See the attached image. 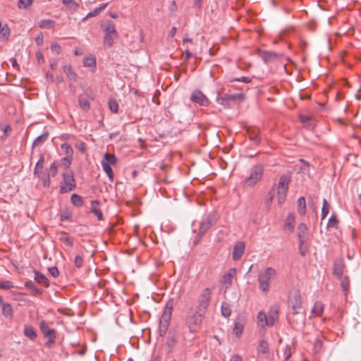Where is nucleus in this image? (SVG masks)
Wrapping results in <instances>:
<instances>
[{"instance_id":"nucleus-39","label":"nucleus","mask_w":361,"mask_h":361,"mask_svg":"<svg viewBox=\"0 0 361 361\" xmlns=\"http://www.w3.org/2000/svg\"><path fill=\"white\" fill-rule=\"evenodd\" d=\"M61 242L63 243L67 246L72 247L73 246V240L72 238L67 236V233H63V235L59 238Z\"/></svg>"},{"instance_id":"nucleus-22","label":"nucleus","mask_w":361,"mask_h":361,"mask_svg":"<svg viewBox=\"0 0 361 361\" xmlns=\"http://www.w3.org/2000/svg\"><path fill=\"white\" fill-rule=\"evenodd\" d=\"M24 335L31 340L37 338V333L35 329L30 325H25L23 330Z\"/></svg>"},{"instance_id":"nucleus-62","label":"nucleus","mask_w":361,"mask_h":361,"mask_svg":"<svg viewBox=\"0 0 361 361\" xmlns=\"http://www.w3.org/2000/svg\"><path fill=\"white\" fill-rule=\"evenodd\" d=\"M93 214L97 217L99 221L103 220V213L100 209H94Z\"/></svg>"},{"instance_id":"nucleus-58","label":"nucleus","mask_w":361,"mask_h":361,"mask_svg":"<svg viewBox=\"0 0 361 361\" xmlns=\"http://www.w3.org/2000/svg\"><path fill=\"white\" fill-rule=\"evenodd\" d=\"M166 343L170 348L174 346V345L176 343V338L175 336H169L167 338Z\"/></svg>"},{"instance_id":"nucleus-50","label":"nucleus","mask_w":361,"mask_h":361,"mask_svg":"<svg viewBox=\"0 0 361 361\" xmlns=\"http://www.w3.org/2000/svg\"><path fill=\"white\" fill-rule=\"evenodd\" d=\"M63 4L73 10H75L78 7V4L73 0H63Z\"/></svg>"},{"instance_id":"nucleus-18","label":"nucleus","mask_w":361,"mask_h":361,"mask_svg":"<svg viewBox=\"0 0 361 361\" xmlns=\"http://www.w3.org/2000/svg\"><path fill=\"white\" fill-rule=\"evenodd\" d=\"M39 328L46 337H56L55 330L49 329L46 322L42 321L39 323Z\"/></svg>"},{"instance_id":"nucleus-49","label":"nucleus","mask_w":361,"mask_h":361,"mask_svg":"<svg viewBox=\"0 0 361 361\" xmlns=\"http://www.w3.org/2000/svg\"><path fill=\"white\" fill-rule=\"evenodd\" d=\"M25 287L32 290L34 293L37 295L42 294V291L39 288H37L32 281H27L25 284Z\"/></svg>"},{"instance_id":"nucleus-37","label":"nucleus","mask_w":361,"mask_h":361,"mask_svg":"<svg viewBox=\"0 0 361 361\" xmlns=\"http://www.w3.org/2000/svg\"><path fill=\"white\" fill-rule=\"evenodd\" d=\"M338 224V221L337 219V216L335 213H333L331 215L330 218L329 219V221L327 223V227L337 228Z\"/></svg>"},{"instance_id":"nucleus-57","label":"nucleus","mask_w":361,"mask_h":361,"mask_svg":"<svg viewBox=\"0 0 361 361\" xmlns=\"http://www.w3.org/2000/svg\"><path fill=\"white\" fill-rule=\"evenodd\" d=\"M251 78H248V77H245V76H243V77H240V78H233L232 79L231 81H237V82H245V83H250L251 82Z\"/></svg>"},{"instance_id":"nucleus-11","label":"nucleus","mask_w":361,"mask_h":361,"mask_svg":"<svg viewBox=\"0 0 361 361\" xmlns=\"http://www.w3.org/2000/svg\"><path fill=\"white\" fill-rule=\"evenodd\" d=\"M215 223L214 216L212 215H207L204 219H203L200 224L198 231V240H200L202 235H204L207 231L214 225Z\"/></svg>"},{"instance_id":"nucleus-15","label":"nucleus","mask_w":361,"mask_h":361,"mask_svg":"<svg viewBox=\"0 0 361 361\" xmlns=\"http://www.w3.org/2000/svg\"><path fill=\"white\" fill-rule=\"evenodd\" d=\"M298 237L300 244L302 245L308 238V228L306 224L301 223L298 225Z\"/></svg>"},{"instance_id":"nucleus-10","label":"nucleus","mask_w":361,"mask_h":361,"mask_svg":"<svg viewBox=\"0 0 361 361\" xmlns=\"http://www.w3.org/2000/svg\"><path fill=\"white\" fill-rule=\"evenodd\" d=\"M264 169L262 164L255 165L251 170L249 177L246 179V184L249 186L255 185L262 177Z\"/></svg>"},{"instance_id":"nucleus-31","label":"nucleus","mask_w":361,"mask_h":361,"mask_svg":"<svg viewBox=\"0 0 361 361\" xmlns=\"http://www.w3.org/2000/svg\"><path fill=\"white\" fill-rule=\"evenodd\" d=\"M295 226V216L293 214L290 213L288 215L286 218V221L285 224V227L290 231H293Z\"/></svg>"},{"instance_id":"nucleus-4","label":"nucleus","mask_w":361,"mask_h":361,"mask_svg":"<svg viewBox=\"0 0 361 361\" xmlns=\"http://www.w3.org/2000/svg\"><path fill=\"white\" fill-rule=\"evenodd\" d=\"M276 271L271 268L267 267L265 270L259 272L258 281L259 288L264 293H267L270 288V280L275 277Z\"/></svg>"},{"instance_id":"nucleus-27","label":"nucleus","mask_w":361,"mask_h":361,"mask_svg":"<svg viewBox=\"0 0 361 361\" xmlns=\"http://www.w3.org/2000/svg\"><path fill=\"white\" fill-rule=\"evenodd\" d=\"M298 213L303 216L305 214L306 212V202L304 197H300L298 200Z\"/></svg>"},{"instance_id":"nucleus-45","label":"nucleus","mask_w":361,"mask_h":361,"mask_svg":"<svg viewBox=\"0 0 361 361\" xmlns=\"http://www.w3.org/2000/svg\"><path fill=\"white\" fill-rule=\"evenodd\" d=\"M49 133L48 132H45L41 135L38 136L33 142V146L39 145L44 142L48 137Z\"/></svg>"},{"instance_id":"nucleus-36","label":"nucleus","mask_w":361,"mask_h":361,"mask_svg":"<svg viewBox=\"0 0 361 361\" xmlns=\"http://www.w3.org/2000/svg\"><path fill=\"white\" fill-rule=\"evenodd\" d=\"M221 314L225 317H228L231 316V310L230 305L227 302H222L221 307Z\"/></svg>"},{"instance_id":"nucleus-34","label":"nucleus","mask_w":361,"mask_h":361,"mask_svg":"<svg viewBox=\"0 0 361 361\" xmlns=\"http://www.w3.org/2000/svg\"><path fill=\"white\" fill-rule=\"evenodd\" d=\"M35 279L39 283H42L43 285H45L46 286H48L49 285L47 278L40 272L35 271Z\"/></svg>"},{"instance_id":"nucleus-51","label":"nucleus","mask_w":361,"mask_h":361,"mask_svg":"<svg viewBox=\"0 0 361 361\" xmlns=\"http://www.w3.org/2000/svg\"><path fill=\"white\" fill-rule=\"evenodd\" d=\"M47 172L49 173L51 176H55L58 172V165L56 162H53L49 169H47Z\"/></svg>"},{"instance_id":"nucleus-63","label":"nucleus","mask_w":361,"mask_h":361,"mask_svg":"<svg viewBox=\"0 0 361 361\" xmlns=\"http://www.w3.org/2000/svg\"><path fill=\"white\" fill-rule=\"evenodd\" d=\"M228 361H243V357L238 354H233Z\"/></svg>"},{"instance_id":"nucleus-5","label":"nucleus","mask_w":361,"mask_h":361,"mask_svg":"<svg viewBox=\"0 0 361 361\" xmlns=\"http://www.w3.org/2000/svg\"><path fill=\"white\" fill-rule=\"evenodd\" d=\"M204 316L205 314L198 312L197 310L188 314L185 319V325L191 333H195L198 331Z\"/></svg>"},{"instance_id":"nucleus-52","label":"nucleus","mask_w":361,"mask_h":361,"mask_svg":"<svg viewBox=\"0 0 361 361\" xmlns=\"http://www.w3.org/2000/svg\"><path fill=\"white\" fill-rule=\"evenodd\" d=\"M34 0H18V7L20 8H25L30 6Z\"/></svg>"},{"instance_id":"nucleus-64","label":"nucleus","mask_w":361,"mask_h":361,"mask_svg":"<svg viewBox=\"0 0 361 361\" xmlns=\"http://www.w3.org/2000/svg\"><path fill=\"white\" fill-rule=\"evenodd\" d=\"M63 71L67 74L68 76L73 74L72 68L70 66L66 65L63 66Z\"/></svg>"},{"instance_id":"nucleus-14","label":"nucleus","mask_w":361,"mask_h":361,"mask_svg":"<svg viewBox=\"0 0 361 361\" xmlns=\"http://www.w3.org/2000/svg\"><path fill=\"white\" fill-rule=\"evenodd\" d=\"M245 245L243 242L239 241L233 247L232 257L235 261L239 260L244 252H245Z\"/></svg>"},{"instance_id":"nucleus-28","label":"nucleus","mask_w":361,"mask_h":361,"mask_svg":"<svg viewBox=\"0 0 361 361\" xmlns=\"http://www.w3.org/2000/svg\"><path fill=\"white\" fill-rule=\"evenodd\" d=\"M278 319V310L277 309L271 310V312L267 317V325L271 326L274 324L275 322Z\"/></svg>"},{"instance_id":"nucleus-44","label":"nucleus","mask_w":361,"mask_h":361,"mask_svg":"<svg viewBox=\"0 0 361 361\" xmlns=\"http://www.w3.org/2000/svg\"><path fill=\"white\" fill-rule=\"evenodd\" d=\"M341 287H342V290L344 292V293L345 295H347V293L349 290V287H350V281H349V279L348 276H344L342 279Z\"/></svg>"},{"instance_id":"nucleus-38","label":"nucleus","mask_w":361,"mask_h":361,"mask_svg":"<svg viewBox=\"0 0 361 361\" xmlns=\"http://www.w3.org/2000/svg\"><path fill=\"white\" fill-rule=\"evenodd\" d=\"M216 102L219 104H221L223 106H228L230 104V100L228 99L227 94L221 96L219 93L217 98H216Z\"/></svg>"},{"instance_id":"nucleus-56","label":"nucleus","mask_w":361,"mask_h":361,"mask_svg":"<svg viewBox=\"0 0 361 361\" xmlns=\"http://www.w3.org/2000/svg\"><path fill=\"white\" fill-rule=\"evenodd\" d=\"M274 194H275V189H274V187H273L272 189L269 192V193L267 195V198L266 200L267 204H269L272 202V200L274 197Z\"/></svg>"},{"instance_id":"nucleus-8","label":"nucleus","mask_w":361,"mask_h":361,"mask_svg":"<svg viewBox=\"0 0 361 361\" xmlns=\"http://www.w3.org/2000/svg\"><path fill=\"white\" fill-rule=\"evenodd\" d=\"M211 295V290L209 288H204L199 296L195 310L198 311V312L206 314L209 305Z\"/></svg>"},{"instance_id":"nucleus-6","label":"nucleus","mask_w":361,"mask_h":361,"mask_svg":"<svg viewBox=\"0 0 361 361\" xmlns=\"http://www.w3.org/2000/svg\"><path fill=\"white\" fill-rule=\"evenodd\" d=\"M62 176L63 184L60 186V193L68 192L75 188V180L71 170L65 171Z\"/></svg>"},{"instance_id":"nucleus-54","label":"nucleus","mask_w":361,"mask_h":361,"mask_svg":"<svg viewBox=\"0 0 361 361\" xmlns=\"http://www.w3.org/2000/svg\"><path fill=\"white\" fill-rule=\"evenodd\" d=\"M291 357L290 346L287 345L283 349V359L288 360Z\"/></svg>"},{"instance_id":"nucleus-30","label":"nucleus","mask_w":361,"mask_h":361,"mask_svg":"<svg viewBox=\"0 0 361 361\" xmlns=\"http://www.w3.org/2000/svg\"><path fill=\"white\" fill-rule=\"evenodd\" d=\"M78 103H79L80 107L83 111H87L90 108V104L89 101L85 97H84L83 96H80L78 97Z\"/></svg>"},{"instance_id":"nucleus-25","label":"nucleus","mask_w":361,"mask_h":361,"mask_svg":"<svg viewBox=\"0 0 361 361\" xmlns=\"http://www.w3.org/2000/svg\"><path fill=\"white\" fill-rule=\"evenodd\" d=\"M257 353L259 354H267L269 353V344L267 341L261 340L257 348Z\"/></svg>"},{"instance_id":"nucleus-53","label":"nucleus","mask_w":361,"mask_h":361,"mask_svg":"<svg viewBox=\"0 0 361 361\" xmlns=\"http://www.w3.org/2000/svg\"><path fill=\"white\" fill-rule=\"evenodd\" d=\"M71 218V214L68 210L63 211L61 213V215H60L61 221H64L66 220H70Z\"/></svg>"},{"instance_id":"nucleus-47","label":"nucleus","mask_w":361,"mask_h":361,"mask_svg":"<svg viewBox=\"0 0 361 361\" xmlns=\"http://www.w3.org/2000/svg\"><path fill=\"white\" fill-rule=\"evenodd\" d=\"M72 159H73V157H67V156L61 159V164L63 165V166L64 167L66 171L70 170L69 166L71 164Z\"/></svg>"},{"instance_id":"nucleus-42","label":"nucleus","mask_w":361,"mask_h":361,"mask_svg":"<svg viewBox=\"0 0 361 361\" xmlns=\"http://www.w3.org/2000/svg\"><path fill=\"white\" fill-rule=\"evenodd\" d=\"M14 287L13 283L7 280H0V289L10 290Z\"/></svg>"},{"instance_id":"nucleus-48","label":"nucleus","mask_w":361,"mask_h":361,"mask_svg":"<svg viewBox=\"0 0 361 361\" xmlns=\"http://www.w3.org/2000/svg\"><path fill=\"white\" fill-rule=\"evenodd\" d=\"M109 106L110 110L114 113H117L118 110V104L114 99H110L109 101Z\"/></svg>"},{"instance_id":"nucleus-3","label":"nucleus","mask_w":361,"mask_h":361,"mask_svg":"<svg viewBox=\"0 0 361 361\" xmlns=\"http://www.w3.org/2000/svg\"><path fill=\"white\" fill-rule=\"evenodd\" d=\"M290 182V175L283 174L280 176L278 185L274 186L276 188L277 200L279 204H282L286 200Z\"/></svg>"},{"instance_id":"nucleus-33","label":"nucleus","mask_w":361,"mask_h":361,"mask_svg":"<svg viewBox=\"0 0 361 361\" xmlns=\"http://www.w3.org/2000/svg\"><path fill=\"white\" fill-rule=\"evenodd\" d=\"M10 35V29L8 26L5 24L0 28V39L7 40Z\"/></svg>"},{"instance_id":"nucleus-35","label":"nucleus","mask_w":361,"mask_h":361,"mask_svg":"<svg viewBox=\"0 0 361 361\" xmlns=\"http://www.w3.org/2000/svg\"><path fill=\"white\" fill-rule=\"evenodd\" d=\"M71 201L73 205L78 207H81L83 204V200L82 197L75 193L71 195Z\"/></svg>"},{"instance_id":"nucleus-1","label":"nucleus","mask_w":361,"mask_h":361,"mask_svg":"<svg viewBox=\"0 0 361 361\" xmlns=\"http://www.w3.org/2000/svg\"><path fill=\"white\" fill-rule=\"evenodd\" d=\"M288 304L293 316L297 317L296 319L292 318V322L296 324H304L305 316L302 312V298L298 289H293L289 293Z\"/></svg>"},{"instance_id":"nucleus-13","label":"nucleus","mask_w":361,"mask_h":361,"mask_svg":"<svg viewBox=\"0 0 361 361\" xmlns=\"http://www.w3.org/2000/svg\"><path fill=\"white\" fill-rule=\"evenodd\" d=\"M237 269L235 268H231L226 272L221 279V284L224 286L225 291L231 286L233 279L235 276Z\"/></svg>"},{"instance_id":"nucleus-7","label":"nucleus","mask_w":361,"mask_h":361,"mask_svg":"<svg viewBox=\"0 0 361 361\" xmlns=\"http://www.w3.org/2000/svg\"><path fill=\"white\" fill-rule=\"evenodd\" d=\"M102 27L105 32L104 44V45H107L108 47H111L114 44V39L118 35L115 25L112 21H107Z\"/></svg>"},{"instance_id":"nucleus-2","label":"nucleus","mask_w":361,"mask_h":361,"mask_svg":"<svg viewBox=\"0 0 361 361\" xmlns=\"http://www.w3.org/2000/svg\"><path fill=\"white\" fill-rule=\"evenodd\" d=\"M173 304L174 302L173 299L169 300L166 303L164 312L159 321V334L160 336H164L169 329L171 319Z\"/></svg>"},{"instance_id":"nucleus-19","label":"nucleus","mask_w":361,"mask_h":361,"mask_svg":"<svg viewBox=\"0 0 361 361\" xmlns=\"http://www.w3.org/2000/svg\"><path fill=\"white\" fill-rule=\"evenodd\" d=\"M44 154H40L39 159L37 162L35 169H34V175L37 176H39V173H41L42 169L44 165Z\"/></svg>"},{"instance_id":"nucleus-9","label":"nucleus","mask_w":361,"mask_h":361,"mask_svg":"<svg viewBox=\"0 0 361 361\" xmlns=\"http://www.w3.org/2000/svg\"><path fill=\"white\" fill-rule=\"evenodd\" d=\"M116 162V157L115 155L106 153L104 156L101 164L104 171L107 175L108 178L111 181L114 180V172L111 167V165H114Z\"/></svg>"},{"instance_id":"nucleus-24","label":"nucleus","mask_w":361,"mask_h":361,"mask_svg":"<svg viewBox=\"0 0 361 361\" xmlns=\"http://www.w3.org/2000/svg\"><path fill=\"white\" fill-rule=\"evenodd\" d=\"M324 305L320 301L314 302V307L312 309V313L317 317H320L324 312Z\"/></svg>"},{"instance_id":"nucleus-32","label":"nucleus","mask_w":361,"mask_h":361,"mask_svg":"<svg viewBox=\"0 0 361 361\" xmlns=\"http://www.w3.org/2000/svg\"><path fill=\"white\" fill-rule=\"evenodd\" d=\"M329 210H330V204L326 199H324L323 202H322V213H321L322 220H324L326 217L327 214L329 212Z\"/></svg>"},{"instance_id":"nucleus-43","label":"nucleus","mask_w":361,"mask_h":361,"mask_svg":"<svg viewBox=\"0 0 361 361\" xmlns=\"http://www.w3.org/2000/svg\"><path fill=\"white\" fill-rule=\"evenodd\" d=\"M83 64L85 67H95L96 59L94 57H85L83 59Z\"/></svg>"},{"instance_id":"nucleus-29","label":"nucleus","mask_w":361,"mask_h":361,"mask_svg":"<svg viewBox=\"0 0 361 361\" xmlns=\"http://www.w3.org/2000/svg\"><path fill=\"white\" fill-rule=\"evenodd\" d=\"M250 139L254 142L255 144L257 145L260 142L261 136L259 135V130L257 129H254L252 130L248 131Z\"/></svg>"},{"instance_id":"nucleus-46","label":"nucleus","mask_w":361,"mask_h":361,"mask_svg":"<svg viewBox=\"0 0 361 361\" xmlns=\"http://www.w3.org/2000/svg\"><path fill=\"white\" fill-rule=\"evenodd\" d=\"M228 99L231 101H243L245 99V94L243 93H236V94H227Z\"/></svg>"},{"instance_id":"nucleus-16","label":"nucleus","mask_w":361,"mask_h":361,"mask_svg":"<svg viewBox=\"0 0 361 361\" xmlns=\"http://www.w3.org/2000/svg\"><path fill=\"white\" fill-rule=\"evenodd\" d=\"M345 267L344 262L342 259H336L334 264L333 274L336 277L341 279Z\"/></svg>"},{"instance_id":"nucleus-61","label":"nucleus","mask_w":361,"mask_h":361,"mask_svg":"<svg viewBox=\"0 0 361 361\" xmlns=\"http://www.w3.org/2000/svg\"><path fill=\"white\" fill-rule=\"evenodd\" d=\"M49 272L54 278L57 277L59 275V272L56 267H52L49 268Z\"/></svg>"},{"instance_id":"nucleus-59","label":"nucleus","mask_w":361,"mask_h":361,"mask_svg":"<svg viewBox=\"0 0 361 361\" xmlns=\"http://www.w3.org/2000/svg\"><path fill=\"white\" fill-rule=\"evenodd\" d=\"M267 314L263 312H259L257 314V320L260 322H265V324L267 325Z\"/></svg>"},{"instance_id":"nucleus-21","label":"nucleus","mask_w":361,"mask_h":361,"mask_svg":"<svg viewBox=\"0 0 361 361\" xmlns=\"http://www.w3.org/2000/svg\"><path fill=\"white\" fill-rule=\"evenodd\" d=\"M108 4H101L99 7L94 8L92 11H90L87 13V15L82 18V21H85L87 18L94 17L97 15H99L106 6Z\"/></svg>"},{"instance_id":"nucleus-23","label":"nucleus","mask_w":361,"mask_h":361,"mask_svg":"<svg viewBox=\"0 0 361 361\" xmlns=\"http://www.w3.org/2000/svg\"><path fill=\"white\" fill-rule=\"evenodd\" d=\"M3 315L8 319H12L13 316V310L11 304L4 303L2 306Z\"/></svg>"},{"instance_id":"nucleus-40","label":"nucleus","mask_w":361,"mask_h":361,"mask_svg":"<svg viewBox=\"0 0 361 361\" xmlns=\"http://www.w3.org/2000/svg\"><path fill=\"white\" fill-rule=\"evenodd\" d=\"M61 149L64 152L67 157H73V149L71 145L68 143H63L61 145Z\"/></svg>"},{"instance_id":"nucleus-26","label":"nucleus","mask_w":361,"mask_h":361,"mask_svg":"<svg viewBox=\"0 0 361 361\" xmlns=\"http://www.w3.org/2000/svg\"><path fill=\"white\" fill-rule=\"evenodd\" d=\"M55 24V21L51 19L42 20L38 23L39 27L42 29H51Z\"/></svg>"},{"instance_id":"nucleus-41","label":"nucleus","mask_w":361,"mask_h":361,"mask_svg":"<svg viewBox=\"0 0 361 361\" xmlns=\"http://www.w3.org/2000/svg\"><path fill=\"white\" fill-rule=\"evenodd\" d=\"M50 176H51V175L47 171L46 173H44L41 176L39 175V176H38L39 178H40V179L42 182V184L45 188L49 187Z\"/></svg>"},{"instance_id":"nucleus-55","label":"nucleus","mask_w":361,"mask_h":361,"mask_svg":"<svg viewBox=\"0 0 361 361\" xmlns=\"http://www.w3.org/2000/svg\"><path fill=\"white\" fill-rule=\"evenodd\" d=\"M74 264L77 268H81L83 266L82 257L80 255H77L74 259Z\"/></svg>"},{"instance_id":"nucleus-60","label":"nucleus","mask_w":361,"mask_h":361,"mask_svg":"<svg viewBox=\"0 0 361 361\" xmlns=\"http://www.w3.org/2000/svg\"><path fill=\"white\" fill-rule=\"evenodd\" d=\"M51 49L55 54H59L61 51V47L57 43H52L51 45Z\"/></svg>"},{"instance_id":"nucleus-12","label":"nucleus","mask_w":361,"mask_h":361,"mask_svg":"<svg viewBox=\"0 0 361 361\" xmlns=\"http://www.w3.org/2000/svg\"><path fill=\"white\" fill-rule=\"evenodd\" d=\"M190 100L194 103H197L204 106H207L209 104V99L207 98V97L198 90H196L192 92Z\"/></svg>"},{"instance_id":"nucleus-20","label":"nucleus","mask_w":361,"mask_h":361,"mask_svg":"<svg viewBox=\"0 0 361 361\" xmlns=\"http://www.w3.org/2000/svg\"><path fill=\"white\" fill-rule=\"evenodd\" d=\"M245 323L243 320L238 319L235 321L233 328V334L237 336L240 337L243 331Z\"/></svg>"},{"instance_id":"nucleus-17","label":"nucleus","mask_w":361,"mask_h":361,"mask_svg":"<svg viewBox=\"0 0 361 361\" xmlns=\"http://www.w3.org/2000/svg\"><path fill=\"white\" fill-rule=\"evenodd\" d=\"M261 56L263 61L267 63L270 61H272L275 59L280 58L281 56H282V54H278L274 51H264L262 52Z\"/></svg>"}]
</instances>
